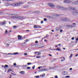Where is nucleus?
<instances>
[{
  "label": "nucleus",
  "instance_id": "obj_1",
  "mask_svg": "<svg viewBox=\"0 0 78 78\" xmlns=\"http://www.w3.org/2000/svg\"><path fill=\"white\" fill-rule=\"evenodd\" d=\"M68 8L69 9H71V10H72L71 13L73 14H74V15H77V14H78V11L75 10V9H74V8L72 7L71 6H69L68 7Z\"/></svg>",
  "mask_w": 78,
  "mask_h": 78
},
{
  "label": "nucleus",
  "instance_id": "obj_2",
  "mask_svg": "<svg viewBox=\"0 0 78 78\" xmlns=\"http://www.w3.org/2000/svg\"><path fill=\"white\" fill-rule=\"evenodd\" d=\"M56 7L57 8L59 9H61V10H67V8L63 6H61L59 5H57L56 6Z\"/></svg>",
  "mask_w": 78,
  "mask_h": 78
},
{
  "label": "nucleus",
  "instance_id": "obj_3",
  "mask_svg": "<svg viewBox=\"0 0 78 78\" xmlns=\"http://www.w3.org/2000/svg\"><path fill=\"white\" fill-rule=\"evenodd\" d=\"M12 18H16V19H23V17L14 16L12 17Z\"/></svg>",
  "mask_w": 78,
  "mask_h": 78
},
{
  "label": "nucleus",
  "instance_id": "obj_4",
  "mask_svg": "<svg viewBox=\"0 0 78 78\" xmlns=\"http://www.w3.org/2000/svg\"><path fill=\"white\" fill-rule=\"evenodd\" d=\"M48 5L50 6V7H51V8H55V5L51 3H48Z\"/></svg>",
  "mask_w": 78,
  "mask_h": 78
},
{
  "label": "nucleus",
  "instance_id": "obj_5",
  "mask_svg": "<svg viewBox=\"0 0 78 78\" xmlns=\"http://www.w3.org/2000/svg\"><path fill=\"white\" fill-rule=\"evenodd\" d=\"M64 2L65 3H70L72 2V1L70 0H65Z\"/></svg>",
  "mask_w": 78,
  "mask_h": 78
},
{
  "label": "nucleus",
  "instance_id": "obj_6",
  "mask_svg": "<svg viewBox=\"0 0 78 78\" xmlns=\"http://www.w3.org/2000/svg\"><path fill=\"white\" fill-rule=\"evenodd\" d=\"M62 21H65V22H70L69 20L66 18L62 20Z\"/></svg>",
  "mask_w": 78,
  "mask_h": 78
},
{
  "label": "nucleus",
  "instance_id": "obj_7",
  "mask_svg": "<svg viewBox=\"0 0 78 78\" xmlns=\"http://www.w3.org/2000/svg\"><path fill=\"white\" fill-rule=\"evenodd\" d=\"M12 5V6H19V5H20V4H17V3H14L13 4H12V5Z\"/></svg>",
  "mask_w": 78,
  "mask_h": 78
},
{
  "label": "nucleus",
  "instance_id": "obj_8",
  "mask_svg": "<svg viewBox=\"0 0 78 78\" xmlns=\"http://www.w3.org/2000/svg\"><path fill=\"white\" fill-rule=\"evenodd\" d=\"M0 24L1 25H5L6 24V21H4V22H1Z\"/></svg>",
  "mask_w": 78,
  "mask_h": 78
},
{
  "label": "nucleus",
  "instance_id": "obj_9",
  "mask_svg": "<svg viewBox=\"0 0 78 78\" xmlns=\"http://www.w3.org/2000/svg\"><path fill=\"white\" fill-rule=\"evenodd\" d=\"M18 39L19 40H21V39H23V37H22V36H20V35H18Z\"/></svg>",
  "mask_w": 78,
  "mask_h": 78
},
{
  "label": "nucleus",
  "instance_id": "obj_10",
  "mask_svg": "<svg viewBox=\"0 0 78 78\" xmlns=\"http://www.w3.org/2000/svg\"><path fill=\"white\" fill-rule=\"evenodd\" d=\"M47 70H48V69H41L40 72H44L45 71H47Z\"/></svg>",
  "mask_w": 78,
  "mask_h": 78
},
{
  "label": "nucleus",
  "instance_id": "obj_11",
  "mask_svg": "<svg viewBox=\"0 0 78 78\" xmlns=\"http://www.w3.org/2000/svg\"><path fill=\"white\" fill-rule=\"evenodd\" d=\"M53 16H54V17H59V15L55 13H53Z\"/></svg>",
  "mask_w": 78,
  "mask_h": 78
},
{
  "label": "nucleus",
  "instance_id": "obj_12",
  "mask_svg": "<svg viewBox=\"0 0 78 78\" xmlns=\"http://www.w3.org/2000/svg\"><path fill=\"white\" fill-rule=\"evenodd\" d=\"M25 72L24 71H21L20 73V74H21V75H25Z\"/></svg>",
  "mask_w": 78,
  "mask_h": 78
},
{
  "label": "nucleus",
  "instance_id": "obj_13",
  "mask_svg": "<svg viewBox=\"0 0 78 78\" xmlns=\"http://www.w3.org/2000/svg\"><path fill=\"white\" fill-rule=\"evenodd\" d=\"M61 26H60L59 27H57L55 28V30L56 31H59V30H60V27H61Z\"/></svg>",
  "mask_w": 78,
  "mask_h": 78
},
{
  "label": "nucleus",
  "instance_id": "obj_14",
  "mask_svg": "<svg viewBox=\"0 0 78 78\" xmlns=\"http://www.w3.org/2000/svg\"><path fill=\"white\" fill-rule=\"evenodd\" d=\"M75 1V3L76 5L78 4V0H74Z\"/></svg>",
  "mask_w": 78,
  "mask_h": 78
},
{
  "label": "nucleus",
  "instance_id": "obj_15",
  "mask_svg": "<svg viewBox=\"0 0 78 78\" xmlns=\"http://www.w3.org/2000/svg\"><path fill=\"white\" fill-rule=\"evenodd\" d=\"M62 73L63 74V75H67V72H66L65 71H64V72H63Z\"/></svg>",
  "mask_w": 78,
  "mask_h": 78
},
{
  "label": "nucleus",
  "instance_id": "obj_16",
  "mask_svg": "<svg viewBox=\"0 0 78 78\" xmlns=\"http://www.w3.org/2000/svg\"><path fill=\"white\" fill-rule=\"evenodd\" d=\"M62 59H63V60H61V62H62V61H65V60H66V59H65V58H64V57H63L62 58Z\"/></svg>",
  "mask_w": 78,
  "mask_h": 78
},
{
  "label": "nucleus",
  "instance_id": "obj_17",
  "mask_svg": "<svg viewBox=\"0 0 78 78\" xmlns=\"http://www.w3.org/2000/svg\"><path fill=\"white\" fill-rule=\"evenodd\" d=\"M3 1H7V2H9V1H13V0H3Z\"/></svg>",
  "mask_w": 78,
  "mask_h": 78
},
{
  "label": "nucleus",
  "instance_id": "obj_18",
  "mask_svg": "<svg viewBox=\"0 0 78 78\" xmlns=\"http://www.w3.org/2000/svg\"><path fill=\"white\" fill-rule=\"evenodd\" d=\"M67 27H70L71 28L73 27V26L72 25L70 26V25H67Z\"/></svg>",
  "mask_w": 78,
  "mask_h": 78
},
{
  "label": "nucleus",
  "instance_id": "obj_19",
  "mask_svg": "<svg viewBox=\"0 0 78 78\" xmlns=\"http://www.w3.org/2000/svg\"><path fill=\"white\" fill-rule=\"evenodd\" d=\"M55 50H58V51H61V49H60L59 48L55 49Z\"/></svg>",
  "mask_w": 78,
  "mask_h": 78
},
{
  "label": "nucleus",
  "instance_id": "obj_20",
  "mask_svg": "<svg viewBox=\"0 0 78 78\" xmlns=\"http://www.w3.org/2000/svg\"><path fill=\"white\" fill-rule=\"evenodd\" d=\"M18 54H19L18 52H15L13 54L14 55H18Z\"/></svg>",
  "mask_w": 78,
  "mask_h": 78
},
{
  "label": "nucleus",
  "instance_id": "obj_21",
  "mask_svg": "<svg viewBox=\"0 0 78 78\" xmlns=\"http://www.w3.org/2000/svg\"><path fill=\"white\" fill-rule=\"evenodd\" d=\"M13 28V29H16V28H17V26H14Z\"/></svg>",
  "mask_w": 78,
  "mask_h": 78
},
{
  "label": "nucleus",
  "instance_id": "obj_22",
  "mask_svg": "<svg viewBox=\"0 0 78 78\" xmlns=\"http://www.w3.org/2000/svg\"><path fill=\"white\" fill-rule=\"evenodd\" d=\"M41 56H36V58H37V59L38 58H41Z\"/></svg>",
  "mask_w": 78,
  "mask_h": 78
},
{
  "label": "nucleus",
  "instance_id": "obj_23",
  "mask_svg": "<svg viewBox=\"0 0 78 78\" xmlns=\"http://www.w3.org/2000/svg\"><path fill=\"white\" fill-rule=\"evenodd\" d=\"M41 27L40 26H37V28H41Z\"/></svg>",
  "mask_w": 78,
  "mask_h": 78
},
{
  "label": "nucleus",
  "instance_id": "obj_24",
  "mask_svg": "<svg viewBox=\"0 0 78 78\" xmlns=\"http://www.w3.org/2000/svg\"><path fill=\"white\" fill-rule=\"evenodd\" d=\"M41 55V52H38L37 55V56H39V55Z\"/></svg>",
  "mask_w": 78,
  "mask_h": 78
},
{
  "label": "nucleus",
  "instance_id": "obj_25",
  "mask_svg": "<svg viewBox=\"0 0 78 78\" xmlns=\"http://www.w3.org/2000/svg\"><path fill=\"white\" fill-rule=\"evenodd\" d=\"M27 65H28V66H29V65H31V63H30V62H29L28 63H27Z\"/></svg>",
  "mask_w": 78,
  "mask_h": 78
},
{
  "label": "nucleus",
  "instance_id": "obj_26",
  "mask_svg": "<svg viewBox=\"0 0 78 78\" xmlns=\"http://www.w3.org/2000/svg\"><path fill=\"white\" fill-rule=\"evenodd\" d=\"M28 6L27 5H26L25 6H23L24 8H28Z\"/></svg>",
  "mask_w": 78,
  "mask_h": 78
},
{
  "label": "nucleus",
  "instance_id": "obj_27",
  "mask_svg": "<svg viewBox=\"0 0 78 78\" xmlns=\"http://www.w3.org/2000/svg\"><path fill=\"white\" fill-rule=\"evenodd\" d=\"M10 71H11V69H9L7 71V73H8V72H10Z\"/></svg>",
  "mask_w": 78,
  "mask_h": 78
},
{
  "label": "nucleus",
  "instance_id": "obj_28",
  "mask_svg": "<svg viewBox=\"0 0 78 78\" xmlns=\"http://www.w3.org/2000/svg\"><path fill=\"white\" fill-rule=\"evenodd\" d=\"M27 69H31V68L30 67H27Z\"/></svg>",
  "mask_w": 78,
  "mask_h": 78
},
{
  "label": "nucleus",
  "instance_id": "obj_29",
  "mask_svg": "<svg viewBox=\"0 0 78 78\" xmlns=\"http://www.w3.org/2000/svg\"><path fill=\"white\" fill-rule=\"evenodd\" d=\"M45 74H43L42 75V77H44V76H45Z\"/></svg>",
  "mask_w": 78,
  "mask_h": 78
},
{
  "label": "nucleus",
  "instance_id": "obj_30",
  "mask_svg": "<svg viewBox=\"0 0 78 78\" xmlns=\"http://www.w3.org/2000/svg\"><path fill=\"white\" fill-rule=\"evenodd\" d=\"M37 26L34 25V28H37Z\"/></svg>",
  "mask_w": 78,
  "mask_h": 78
},
{
  "label": "nucleus",
  "instance_id": "obj_31",
  "mask_svg": "<svg viewBox=\"0 0 78 78\" xmlns=\"http://www.w3.org/2000/svg\"><path fill=\"white\" fill-rule=\"evenodd\" d=\"M73 56V54H71L70 56L69 57V58H71V57H72Z\"/></svg>",
  "mask_w": 78,
  "mask_h": 78
},
{
  "label": "nucleus",
  "instance_id": "obj_32",
  "mask_svg": "<svg viewBox=\"0 0 78 78\" xmlns=\"http://www.w3.org/2000/svg\"><path fill=\"white\" fill-rule=\"evenodd\" d=\"M35 68V65H34L33 67H32V69H34V68Z\"/></svg>",
  "mask_w": 78,
  "mask_h": 78
},
{
  "label": "nucleus",
  "instance_id": "obj_33",
  "mask_svg": "<svg viewBox=\"0 0 78 78\" xmlns=\"http://www.w3.org/2000/svg\"><path fill=\"white\" fill-rule=\"evenodd\" d=\"M22 67H27V65H23L22 66Z\"/></svg>",
  "mask_w": 78,
  "mask_h": 78
},
{
  "label": "nucleus",
  "instance_id": "obj_34",
  "mask_svg": "<svg viewBox=\"0 0 78 78\" xmlns=\"http://www.w3.org/2000/svg\"><path fill=\"white\" fill-rule=\"evenodd\" d=\"M5 67H6V68H7L8 67V65H5Z\"/></svg>",
  "mask_w": 78,
  "mask_h": 78
},
{
  "label": "nucleus",
  "instance_id": "obj_35",
  "mask_svg": "<svg viewBox=\"0 0 78 78\" xmlns=\"http://www.w3.org/2000/svg\"><path fill=\"white\" fill-rule=\"evenodd\" d=\"M7 55H13V54L11 53H9L8 54H7Z\"/></svg>",
  "mask_w": 78,
  "mask_h": 78
},
{
  "label": "nucleus",
  "instance_id": "obj_36",
  "mask_svg": "<svg viewBox=\"0 0 78 78\" xmlns=\"http://www.w3.org/2000/svg\"><path fill=\"white\" fill-rule=\"evenodd\" d=\"M29 40L27 39L25 40H24V41H26V42H28V41H29Z\"/></svg>",
  "mask_w": 78,
  "mask_h": 78
},
{
  "label": "nucleus",
  "instance_id": "obj_37",
  "mask_svg": "<svg viewBox=\"0 0 78 78\" xmlns=\"http://www.w3.org/2000/svg\"><path fill=\"white\" fill-rule=\"evenodd\" d=\"M66 78H70V76H66Z\"/></svg>",
  "mask_w": 78,
  "mask_h": 78
},
{
  "label": "nucleus",
  "instance_id": "obj_38",
  "mask_svg": "<svg viewBox=\"0 0 78 78\" xmlns=\"http://www.w3.org/2000/svg\"><path fill=\"white\" fill-rule=\"evenodd\" d=\"M34 77H36V78H38L39 77V76H35Z\"/></svg>",
  "mask_w": 78,
  "mask_h": 78
},
{
  "label": "nucleus",
  "instance_id": "obj_39",
  "mask_svg": "<svg viewBox=\"0 0 78 78\" xmlns=\"http://www.w3.org/2000/svg\"><path fill=\"white\" fill-rule=\"evenodd\" d=\"M49 50H55V49H51V48H50Z\"/></svg>",
  "mask_w": 78,
  "mask_h": 78
},
{
  "label": "nucleus",
  "instance_id": "obj_40",
  "mask_svg": "<svg viewBox=\"0 0 78 78\" xmlns=\"http://www.w3.org/2000/svg\"><path fill=\"white\" fill-rule=\"evenodd\" d=\"M28 55V54L27 53H26L24 54V55H25V56H26V55Z\"/></svg>",
  "mask_w": 78,
  "mask_h": 78
},
{
  "label": "nucleus",
  "instance_id": "obj_41",
  "mask_svg": "<svg viewBox=\"0 0 78 78\" xmlns=\"http://www.w3.org/2000/svg\"><path fill=\"white\" fill-rule=\"evenodd\" d=\"M47 37H48V35H46L45 37L43 38H46Z\"/></svg>",
  "mask_w": 78,
  "mask_h": 78
},
{
  "label": "nucleus",
  "instance_id": "obj_42",
  "mask_svg": "<svg viewBox=\"0 0 78 78\" xmlns=\"http://www.w3.org/2000/svg\"><path fill=\"white\" fill-rule=\"evenodd\" d=\"M44 21H47V20L46 18H45L44 19Z\"/></svg>",
  "mask_w": 78,
  "mask_h": 78
},
{
  "label": "nucleus",
  "instance_id": "obj_43",
  "mask_svg": "<svg viewBox=\"0 0 78 78\" xmlns=\"http://www.w3.org/2000/svg\"><path fill=\"white\" fill-rule=\"evenodd\" d=\"M44 23V21H41V24H42V23Z\"/></svg>",
  "mask_w": 78,
  "mask_h": 78
},
{
  "label": "nucleus",
  "instance_id": "obj_44",
  "mask_svg": "<svg viewBox=\"0 0 78 78\" xmlns=\"http://www.w3.org/2000/svg\"><path fill=\"white\" fill-rule=\"evenodd\" d=\"M48 18H51V16H48Z\"/></svg>",
  "mask_w": 78,
  "mask_h": 78
},
{
  "label": "nucleus",
  "instance_id": "obj_45",
  "mask_svg": "<svg viewBox=\"0 0 78 78\" xmlns=\"http://www.w3.org/2000/svg\"><path fill=\"white\" fill-rule=\"evenodd\" d=\"M37 53H38V52H37V51L35 52H34V54H37Z\"/></svg>",
  "mask_w": 78,
  "mask_h": 78
},
{
  "label": "nucleus",
  "instance_id": "obj_46",
  "mask_svg": "<svg viewBox=\"0 0 78 78\" xmlns=\"http://www.w3.org/2000/svg\"><path fill=\"white\" fill-rule=\"evenodd\" d=\"M60 31V33H62V32L63 31L61 29Z\"/></svg>",
  "mask_w": 78,
  "mask_h": 78
},
{
  "label": "nucleus",
  "instance_id": "obj_47",
  "mask_svg": "<svg viewBox=\"0 0 78 78\" xmlns=\"http://www.w3.org/2000/svg\"><path fill=\"white\" fill-rule=\"evenodd\" d=\"M14 66H16V63H15L13 64Z\"/></svg>",
  "mask_w": 78,
  "mask_h": 78
},
{
  "label": "nucleus",
  "instance_id": "obj_48",
  "mask_svg": "<svg viewBox=\"0 0 78 78\" xmlns=\"http://www.w3.org/2000/svg\"><path fill=\"white\" fill-rule=\"evenodd\" d=\"M9 44H8L6 45V47H9Z\"/></svg>",
  "mask_w": 78,
  "mask_h": 78
},
{
  "label": "nucleus",
  "instance_id": "obj_49",
  "mask_svg": "<svg viewBox=\"0 0 78 78\" xmlns=\"http://www.w3.org/2000/svg\"><path fill=\"white\" fill-rule=\"evenodd\" d=\"M74 37H73L71 39H72V40H74Z\"/></svg>",
  "mask_w": 78,
  "mask_h": 78
},
{
  "label": "nucleus",
  "instance_id": "obj_50",
  "mask_svg": "<svg viewBox=\"0 0 78 78\" xmlns=\"http://www.w3.org/2000/svg\"><path fill=\"white\" fill-rule=\"evenodd\" d=\"M55 78H58V76H55Z\"/></svg>",
  "mask_w": 78,
  "mask_h": 78
},
{
  "label": "nucleus",
  "instance_id": "obj_51",
  "mask_svg": "<svg viewBox=\"0 0 78 78\" xmlns=\"http://www.w3.org/2000/svg\"><path fill=\"white\" fill-rule=\"evenodd\" d=\"M78 56V54H77L76 55H75V56H76V57H77V56Z\"/></svg>",
  "mask_w": 78,
  "mask_h": 78
},
{
  "label": "nucleus",
  "instance_id": "obj_52",
  "mask_svg": "<svg viewBox=\"0 0 78 78\" xmlns=\"http://www.w3.org/2000/svg\"><path fill=\"white\" fill-rule=\"evenodd\" d=\"M28 4H30V3H31V2H28Z\"/></svg>",
  "mask_w": 78,
  "mask_h": 78
},
{
  "label": "nucleus",
  "instance_id": "obj_53",
  "mask_svg": "<svg viewBox=\"0 0 78 78\" xmlns=\"http://www.w3.org/2000/svg\"><path fill=\"white\" fill-rule=\"evenodd\" d=\"M35 43H36V44H37V43H38V41H35Z\"/></svg>",
  "mask_w": 78,
  "mask_h": 78
},
{
  "label": "nucleus",
  "instance_id": "obj_54",
  "mask_svg": "<svg viewBox=\"0 0 78 78\" xmlns=\"http://www.w3.org/2000/svg\"><path fill=\"white\" fill-rule=\"evenodd\" d=\"M53 69V68L52 67H50L49 68V69Z\"/></svg>",
  "mask_w": 78,
  "mask_h": 78
},
{
  "label": "nucleus",
  "instance_id": "obj_55",
  "mask_svg": "<svg viewBox=\"0 0 78 78\" xmlns=\"http://www.w3.org/2000/svg\"><path fill=\"white\" fill-rule=\"evenodd\" d=\"M2 67H4V69H5V67L3 66H2Z\"/></svg>",
  "mask_w": 78,
  "mask_h": 78
},
{
  "label": "nucleus",
  "instance_id": "obj_56",
  "mask_svg": "<svg viewBox=\"0 0 78 78\" xmlns=\"http://www.w3.org/2000/svg\"><path fill=\"white\" fill-rule=\"evenodd\" d=\"M70 70H72V68H70L69 69Z\"/></svg>",
  "mask_w": 78,
  "mask_h": 78
},
{
  "label": "nucleus",
  "instance_id": "obj_57",
  "mask_svg": "<svg viewBox=\"0 0 78 78\" xmlns=\"http://www.w3.org/2000/svg\"><path fill=\"white\" fill-rule=\"evenodd\" d=\"M49 56H52V55H51V54H49Z\"/></svg>",
  "mask_w": 78,
  "mask_h": 78
},
{
  "label": "nucleus",
  "instance_id": "obj_58",
  "mask_svg": "<svg viewBox=\"0 0 78 78\" xmlns=\"http://www.w3.org/2000/svg\"><path fill=\"white\" fill-rule=\"evenodd\" d=\"M3 12L0 11V14H2V13H3Z\"/></svg>",
  "mask_w": 78,
  "mask_h": 78
},
{
  "label": "nucleus",
  "instance_id": "obj_59",
  "mask_svg": "<svg viewBox=\"0 0 78 78\" xmlns=\"http://www.w3.org/2000/svg\"><path fill=\"white\" fill-rule=\"evenodd\" d=\"M73 25H76V23H73Z\"/></svg>",
  "mask_w": 78,
  "mask_h": 78
},
{
  "label": "nucleus",
  "instance_id": "obj_60",
  "mask_svg": "<svg viewBox=\"0 0 78 78\" xmlns=\"http://www.w3.org/2000/svg\"><path fill=\"white\" fill-rule=\"evenodd\" d=\"M26 31H28V32L30 31V30H26Z\"/></svg>",
  "mask_w": 78,
  "mask_h": 78
},
{
  "label": "nucleus",
  "instance_id": "obj_61",
  "mask_svg": "<svg viewBox=\"0 0 78 78\" xmlns=\"http://www.w3.org/2000/svg\"><path fill=\"white\" fill-rule=\"evenodd\" d=\"M38 69H41V67L40 66L38 67Z\"/></svg>",
  "mask_w": 78,
  "mask_h": 78
},
{
  "label": "nucleus",
  "instance_id": "obj_62",
  "mask_svg": "<svg viewBox=\"0 0 78 78\" xmlns=\"http://www.w3.org/2000/svg\"><path fill=\"white\" fill-rule=\"evenodd\" d=\"M44 42H47V40H44Z\"/></svg>",
  "mask_w": 78,
  "mask_h": 78
},
{
  "label": "nucleus",
  "instance_id": "obj_63",
  "mask_svg": "<svg viewBox=\"0 0 78 78\" xmlns=\"http://www.w3.org/2000/svg\"><path fill=\"white\" fill-rule=\"evenodd\" d=\"M39 11L36 12V13H39Z\"/></svg>",
  "mask_w": 78,
  "mask_h": 78
},
{
  "label": "nucleus",
  "instance_id": "obj_64",
  "mask_svg": "<svg viewBox=\"0 0 78 78\" xmlns=\"http://www.w3.org/2000/svg\"><path fill=\"white\" fill-rule=\"evenodd\" d=\"M76 41H78V38H76Z\"/></svg>",
  "mask_w": 78,
  "mask_h": 78
}]
</instances>
